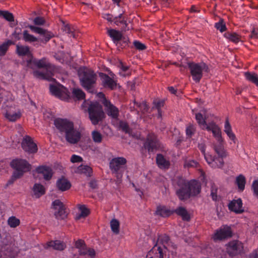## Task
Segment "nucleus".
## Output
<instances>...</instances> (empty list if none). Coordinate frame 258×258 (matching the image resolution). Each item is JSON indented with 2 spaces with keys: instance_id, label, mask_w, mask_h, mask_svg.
<instances>
[{
  "instance_id": "1",
  "label": "nucleus",
  "mask_w": 258,
  "mask_h": 258,
  "mask_svg": "<svg viewBox=\"0 0 258 258\" xmlns=\"http://www.w3.org/2000/svg\"><path fill=\"white\" fill-rule=\"evenodd\" d=\"M176 194L180 200H184L190 196H196L201 192V183L196 180L187 182L182 177H178L176 181Z\"/></svg>"
},
{
  "instance_id": "2",
  "label": "nucleus",
  "mask_w": 258,
  "mask_h": 258,
  "mask_svg": "<svg viewBox=\"0 0 258 258\" xmlns=\"http://www.w3.org/2000/svg\"><path fill=\"white\" fill-rule=\"evenodd\" d=\"M54 124L60 133L65 134L68 142L75 144L79 140L80 133L74 130L72 121L67 119L57 118L54 120Z\"/></svg>"
},
{
  "instance_id": "3",
  "label": "nucleus",
  "mask_w": 258,
  "mask_h": 258,
  "mask_svg": "<svg viewBox=\"0 0 258 258\" xmlns=\"http://www.w3.org/2000/svg\"><path fill=\"white\" fill-rule=\"evenodd\" d=\"M49 90L52 95L63 101L69 102L72 99L74 100L81 99V89L79 88H74L72 94L67 88L61 85L56 86L50 85Z\"/></svg>"
},
{
  "instance_id": "4",
  "label": "nucleus",
  "mask_w": 258,
  "mask_h": 258,
  "mask_svg": "<svg viewBox=\"0 0 258 258\" xmlns=\"http://www.w3.org/2000/svg\"><path fill=\"white\" fill-rule=\"evenodd\" d=\"M204 130L212 133L213 137L217 141V143L213 144V147L218 155L226 156V151L224 148V140L222 137L220 127L215 122L212 121L207 123L204 126Z\"/></svg>"
},
{
  "instance_id": "5",
  "label": "nucleus",
  "mask_w": 258,
  "mask_h": 258,
  "mask_svg": "<svg viewBox=\"0 0 258 258\" xmlns=\"http://www.w3.org/2000/svg\"><path fill=\"white\" fill-rule=\"evenodd\" d=\"M89 118L94 125L97 124L105 117V115L102 107L98 102H92L88 108Z\"/></svg>"
},
{
  "instance_id": "6",
  "label": "nucleus",
  "mask_w": 258,
  "mask_h": 258,
  "mask_svg": "<svg viewBox=\"0 0 258 258\" xmlns=\"http://www.w3.org/2000/svg\"><path fill=\"white\" fill-rule=\"evenodd\" d=\"M198 148L205 157L208 165L213 168H221L224 164L223 158L225 156L218 155L217 158L212 156L211 154L205 153L206 145L204 143L199 144Z\"/></svg>"
},
{
  "instance_id": "7",
  "label": "nucleus",
  "mask_w": 258,
  "mask_h": 258,
  "mask_svg": "<svg viewBox=\"0 0 258 258\" xmlns=\"http://www.w3.org/2000/svg\"><path fill=\"white\" fill-rule=\"evenodd\" d=\"M82 85L89 92H92L96 80V75L92 71L86 67H82Z\"/></svg>"
},
{
  "instance_id": "8",
  "label": "nucleus",
  "mask_w": 258,
  "mask_h": 258,
  "mask_svg": "<svg viewBox=\"0 0 258 258\" xmlns=\"http://www.w3.org/2000/svg\"><path fill=\"white\" fill-rule=\"evenodd\" d=\"M126 162V159L123 157H117L112 159L110 162V168L116 174L118 182H120L122 176V166Z\"/></svg>"
},
{
  "instance_id": "9",
  "label": "nucleus",
  "mask_w": 258,
  "mask_h": 258,
  "mask_svg": "<svg viewBox=\"0 0 258 258\" xmlns=\"http://www.w3.org/2000/svg\"><path fill=\"white\" fill-rule=\"evenodd\" d=\"M11 166L15 170L14 173H16L20 177L25 172L31 169V165L26 160L22 159H15L11 162Z\"/></svg>"
},
{
  "instance_id": "10",
  "label": "nucleus",
  "mask_w": 258,
  "mask_h": 258,
  "mask_svg": "<svg viewBox=\"0 0 258 258\" xmlns=\"http://www.w3.org/2000/svg\"><path fill=\"white\" fill-rule=\"evenodd\" d=\"M192 79L199 82L202 77L203 72H208V67L204 62L200 63H191L188 64Z\"/></svg>"
},
{
  "instance_id": "11",
  "label": "nucleus",
  "mask_w": 258,
  "mask_h": 258,
  "mask_svg": "<svg viewBox=\"0 0 258 258\" xmlns=\"http://www.w3.org/2000/svg\"><path fill=\"white\" fill-rule=\"evenodd\" d=\"M232 236V232L230 227L224 225L217 229L212 236L215 241L222 240Z\"/></svg>"
},
{
  "instance_id": "12",
  "label": "nucleus",
  "mask_w": 258,
  "mask_h": 258,
  "mask_svg": "<svg viewBox=\"0 0 258 258\" xmlns=\"http://www.w3.org/2000/svg\"><path fill=\"white\" fill-rule=\"evenodd\" d=\"M243 248V244L238 240L231 241L226 245V251L230 256L241 253Z\"/></svg>"
},
{
  "instance_id": "13",
  "label": "nucleus",
  "mask_w": 258,
  "mask_h": 258,
  "mask_svg": "<svg viewBox=\"0 0 258 258\" xmlns=\"http://www.w3.org/2000/svg\"><path fill=\"white\" fill-rule=\"evenodd\" d=\"M146 258H169V257L166 254L165 248L159 246L157 243L148 252Z\"/></svg>"
},
{
  "instance_id": "14",
  "label": "nucleus",
  "mask_w": 258,
  "mask_h": 258,
  "mask_svg": "<svg viewBox=\"0 0 258 258\" xmlns=\"http://www.w3.org/2000/svg\"><path fill=\"white\" fill-rule=\"evenodd\" d=\"M26 64L28 67L34 69L38 68H48L50 67V64L47 59L43 57L40 59L34 58L33 56L31 59L26 60Z\"/></svg>"
},
{
  "instance_id": "15",
  "label": "nucleus",
  "mask_w": 258,
  "mask_h": 258,
  "mask_svg": "<svg viewBox=\"0 0 258 258\" xmlns=\"http://www.w3.org/2000/svg\"><path fill=\"white\" fill-rule=\"evenodd\" d=\"M54 210V215L57 219H64L67 216V213L62 203L59 200H56L52 203Z\"/></svg>"
},
{
  "instance_id": "16",
  "label": "nucleus",
  "mask_w": 258,
  "mask_h": 258,
  "mask_svg": "<svg viewBox=\"0 0 258 258\" xmlns=\"http://www.w3.org/2000/svg\"><path fill=\"white\" fill-rule=\"evenodd\" d=\"M103 105L107 114L112 119V121L117 120L119 115L118 109L109 100H105Z\"/></svg>"
},
{
  "instance_id": "17",
  "label": "nucleus",
  "mask_w": 258,
  "mask_h": 258,
  "mask_svg": "<svg viewBox=\"0 0 258 258\" xmlns=\"http://www.w3.org/2000/svg\"><path fill=\"white\" fill-rule=\"evenodd\" d=\"M22 147L24 151L29 153H34L37 151V146L32 138L29 136H25L22 142Z\"/></svg>"
},
{
  "instance_id": "18",
  "label": "nucleus",
  "mask_w": 258,
  "mask_h": 258,
  "mask_svg": "<svg viewBox=\"0 0 258 258\" xmlns=\"http://www.w3.org/2000/svg\"><path fill=\"white\" fill-rule=\"evenodd\" d=\"M22 115L20 109L10 107L6 111L5 117L10 121L14 122L19 119Z\"/></svg>"
},
{
  "instance_id": "19",
  "label": "nucleus",
  "mask_w": 258,
  "mask_h": 258,
  "mask_svg": "<svg viewBox=\"0 0 258 258\" xmlns=\"http://www.w3.org/2000/svg\"><path fill=\"white\" fill-rule=\"evenodd\" d=\"M243 203L241 199L233 200L228 204L229 209L236 214H241L244 212Z\"/></svg>"
},
{
  "instance_id": "20",
  "label": "nucleus",
  "mask_w": 258,
  "mask_h": 258,
  "mask_svg": "<svg viewBox=\"0 0 258 258\" xmlns=\"http://www.w3.org/2000/svg\"><path fill=\"white\" fill-rule=\"evenodd\" d=\"M144 146L149 152H153L158 147V143L155 134H150L148 135Z\"/></svg>"
},
{
  "instance_id": "21",
  "label": "nucleus",
  "mask_w": 258,
  "mask_h": 258,
  "mask_svg": "<svg viewBox=\"0 0 258 258\" xmlns=\"http://www.w3.org/2000/svg\"><path fill=\"white\" fill-rule=\"evenodd\" d=\"M100 77L102 85L105 88H107L111 90H113L116 88L117 83L112 78L103 73H100Z\"/></svg>"
},
{
  "instance_id": "22",
  "label": "nucleus",
  "mask_w": 258,
  "mask_h": 258,
  "mask_svg": "<svg viewBox=\"0 0 258 258\" xmlns=\"http://www.w3.org/2000/svg\"><path fill=\"white\" fill-rule=\"evenodd\" d=\"M29 28L33 32L43 35L44 40L46 42L48 41L53 36V34L51 32L41 28L33 25H30Z\"/></svg>"
},
{
  "instance_id": "23",
  "label": "nucleus",
  "mask_w": 258,
  "mask_h": 258,
  "mask_svg": "<svg viewBox=\"0 0 258 258\" xmlns=\"http://www.w3.org/2000/svg\"><path fill=\"white\" fill-rule=\"evenodd\" d=\"M112 124L117 128L121 130L123 132L126 133H128L134 137L136 138H139L138 135L132 134V131L130 129L126 122L117 119L116 120H112Z\"/></svg>"
},
{
  "instance_id": "24",
  "label": "nucleus",
  "mask_w": 258,
  "mask_h": 258,
  "mask_svg": "<svg viewBox=\"0 0 258 258\" xmlns=\"http://www.w3.org/2000/svg\"><path fill=\"white\" fill-rule=\"evenodd\" d=\"M36 170L38 173L42 174L44 179L46 180H49L52 177L53 172L51 168L49 167L46 166H39Z\"/></svg>"
},
{
  "instance_id": "25",
  "label": "nucleus",
  "mask_w": 258,
  "mask_h": 258,
  "mask_svg": "<svg viewBox=\"0 0 258 258\" xmlns=\"http://www.w3.org/2000/svg\"><path fill=\"white\" fill-rule=\"evenodd\" d=\"M44 246L45 249L52 248L55 250H62L66 247V245L62 241L59 240H55L48 242Z\"/></svg>"
},
{
  "instance_id": "26",
  "label": "nucleus",
  "mask_w": 258,
  "mask_h": 258,
  "mask_svg": "<svg viewBox=\"0 0 258 258\" xmlns=\"http://www.w3.org/2000/svg\"><path fill=\"white\" fill-rule=\"evenodd\" d=\"M224 128V131L227 135L229 139L230 140H231L234 143H235L236 141V136L232 132V127L230 124L228 118H226L225 121Z\"/></svg>"
},
{
  "instance_id": "27",
  "label": "nucleus",
  "mask_w": 258,
  "mask_h": 258,
  "mask_svg": "<svg viewBox=\"0 0 258 258\" xmlns=\"http://www.w3.org/2000/svg\"><path fill=\"white\" fill-rule=\"evenodd\" d=\"M16 51L19 56H27V59H31L32 56L28 46L17 45Z\"/></svg>"
},
{
  "instance_id": "28",
  "label": "nucleus",
  "mask_w": 258,
  "mask_h": 258,
  "mask_svg": "<svg viewBox=\"0 0 258 258\" xmlns=\"http://www.w3.org/2000/svg\"><path fill=\"white\" fill-rule=\"evenodd\" d=\"M174 213L173 210H170L165 206H158L156 211V214L157 215L163 217H166L169 216Z\"/></svg>"
},
{
  "instance_id": "29",
  "label": "nucleus",
  "mask_w": 258,
  "mask_h": 258,
  "mask_svg": "<svg viewBox=\"0 0 258 258\" xmlns=\"http://www.w3.org/2000/svg\"><path fill=\"white\" fill-rule=\"evenodd\" d=\"M56 186L60 190L66 191L70 189L71 184L67 179L61 178L57 180Z\"/></svg>"
},
{
  "instance_id": "30",
  "label": "nucleus",
  "mask_w": 258,
  "mask_h": 258,
  "mask_svg": "<svg viewBox=\"0 0 258 258\" xmlns=\"http://www.w3.org/2000/svg\"><path fill=\"white\" fill-rule=\"evenodd\" d=\"M196 119L200 126L204 129V126L207 124L206 122L205 110H202V112L196 114Z\"/></svg>"
},
{
  "instance_id": "31",
  "label": "nucleus",
  "mask_w": 258,
  "mask_h": 258,
  "mask_svg": "<svg viewBox=\"0 0 258 258\" xmlns=\"http://www.w3.org/2000/svg\"><path fill=\"white\" fill-rule=\"evenodd\" d=\"M33 191L34 196L38 198L44 195L45 188L43 185L39 183H35L33 186Z\"/></svg>"
},
{
  "instance_id": "32",
  "label": "nucleus",
  "mask_w": 258,
  "mask_h": 258,
  "mask_svg": "<svg viewBox=\"0 0 258 258\" xmlns=\"http://www.w3.org/2000/svg\"><path fill=\"white\" fill-rule=\"evenodd\" d=\"M156 162L160 168H168L170 163L169 161L166 160L162 155L158 154L156 157Z\"/></svg>"
},
{
  "instance_id": "33",
  "label": "nucleus",
  "mask_w": 258,
  "mask_h": 258,
  "mask_svg": "<svg viewBox=\"0 0 258 258\" xmlns=\"http://www.w3.org/2000/svg\"><path fill=\"white\" fill-rule=\"evenodd\" d=\"M224 36L229 41L235 43H237L241 41V37L234 32H227L224 34Z\"/></svg>"
},
{
  "instance_id": "34",
  "label": "nucleus",
  "mask_w": 258,
  "mask_h": 258,
  "mask_svg": "<svg viewBox=\"0 0 258 258\" xmlns=\"http://www.w3.org/2000/svg\"><path fill=\"white\" fill-rule=\"evenodd\" d=\"M235 183L238 186V190L240 191H242L245 188L246 179L243 175L240 174L236 177Z\"/></svg>"
},
{
  "instance_id": "35",
  "label": "nucleus",
  "mask_w": 258,
  "mask_h": 258,
  "mask_svg": "<svg viewBox=\"0 0 258 258\" xmlns=\"http://www.w3.org/2000/svg\"><path fill=\"white\" fill-rule=\"evenodd\" d=\"M174 212L178 215L181 216L183 220H189L190 216L185 208L180 207L174 211Z\"/></svg>"
},
{
  "instance_id": "36",
  "label": "nucleus",
  "mask_w": 258,
  "mask_h": 258,
  "mask_svg": "<svg viewBox=\"0 0 258 258\" xmlns=\"http://www.w3.org/2000/svg\"><path fill=\"white\" fill-rule=\"evenodd\" d=\"M95 251L94 249L88 248L86 244L82 241V255H87L91 258L95 256Z\"/></svg>"
},
{
  "instance_id": "37",
  "label": "nucleus",
  "mask_w": 258,
  "mask_h": 258,
  "mask_svg": "<svg viewBox=\"0 0 258 258\" xmlns=\"http://www.w3.org/2000/svg\"><path fill=\"white\" fill-rule=\"evenodd\" d=\"M244 76L247 80L258 86V75L254 73L246 72Z\"/></svg>"
},
{
  "instance_id": "38",
  "label": "nucleus",
  "mask_w": 258,
  "mask_h": 258,
  "mask_svg": "<svg viewBox=\"0 0 258 258\" xmlns=\"http://www.w3.org/2000/svg\"><path fill=\"white\" fill-rule=\"evenodd\" d=\"M108 34L112 39L114 42L118 41L120 40L122 37V34L120 32L114 29L108 30Z\"/></svg>"
},
{
  "instance_id": "39",
  "label": "nucleus",
  "mask_w": 258,
  "mask_h": 258,
  "mask_svg": "<svg viewBox=\"0 0 258 258\" xmlns=\"http://www.w3.org/2000/svg\"><path fill=\"white\" fill-rule=\"evenodd\" d=\"M119 68V74L122 77L128 76L131 75V72L129 67L124 65L122 62L118 65Z\"/></svg>"
},
{
  "instance_id": "40",
  "label": "nucleus",
  "mask_w": 258,
  "mask_h": 258,
  "mask_svg": "<svg viewBox=\"0 0 258 258\" xmlns=\"http://www.w3.org/2000/svg\"><path fill=\"white\" fill-rule=\"evenodd\" d=\"M14 43L11 40H8L0 45V56H4L7 52L9 46L13 44Z\"/></svg>"
},
{
  "instance_id": "41",
  "label": "nucleus",
  "mask_w": 258,
  "mask_h": 258,
  "mask_svg": "<svg viewBox=\"0 0 258 258\" xmlns=\"http://www.w3.org/2000/svg\"><path fill=\"white\" fill-rule=\"evenodd\" d=\"M68 54L63 51H58L54 55L55 59L60 63H64L67 61Z\"/></svg>"
},
{
  "instance_id": "42",
  "label": "nucleus",
  "mask_w": 258,
  "mask_h": 258,
  "mask_svg": "<svg viewBox=\"0 0 258 258\" xmlns=\"http://www.w3.org/2000/svg\"><path fill=\"white\" fill-rule=\"evenodd\" d=\"M33 75L34 76V77L38 79L47 80L50 81L53 80V79H52V77L49 75L45 74L38 71H34Z\"/></svg>"
},
{
  "instance_id": "43",
  "label": "nucleus",
  "mask_w": 258,
  "mask_h": 258,
  "mask_svg": "<svg viewBox=\"0 0 258 258\" xmlns=\"http://www.w3.org/2000/svg\"><path fill=\"white\" fill-rule=\"evenodd\" d=\"M110 227L112 231L117 234L119 232V222L116 219H113L110 221Z\"/></svg>"
},
{
  "instance_id": "44",
  "label": "nucleus",
  "mask_w": 258,
  "mask_h": 258,
  "mask_svg": "<svg viewBox=\"0 0 258 258\" xmlns=\"http://www.w3.org/2000/svg\"><path fill=\"white\" fill-rule=\"evenodd\" d=\"M23 39L26 42H35L37 40V38L34 36L30 34L27 30H25L23 33Z\"/></svg>"
},
{
  "instance_id": "45",
  "label": "nucleus",
  "mask_w": 258,
  "mask_h": 258,
  "mask_svg": "<svg viewBox=\"0 0 258 258\" xmlns=\"http://www.w3.org/2000/svg\"><path fill=\"white\" fill-rule=\"evenodd\" d=\"M20 223V220L15 216H11L8 220V224L11 228L17 227Z\"/></svg>"
},
{
  "instance_id": "46",
  "label": "nucleus",
  "mask_w": 258,
  "mask_h": 258,
  "mask_svg": "<svg viewBox=\"0 0 258 258\" xmlns=\"http://www.w3.org/2000/svg\"><path fill=\"white\" fill-rule=\"evenodd\" d=\"M0 16L9 22L14 21L13 14L8 11H0Z\"/></svg>"
},
{
  "instance_id": "47",
  "label": "nucleus",
  "mask_w": 258,
  "mask_h": 258,
  "mask_svg": "<svg viewBox=\"0 0 258 258\" xmlns=\"http://www.w3.org/2000/svg\"><path fill=\"white\" fill-rule=\"evenodd\" d=\"M82 173L84 174L87 177L90 176L92 173V169L88 165L82 164Z\"/></svg>"
},
{
  "instance_id": "48",
  "label": "nucleus",
  "mask_w": 258,
  "mask_h": 258,
  "mask_svg": "<svg viewBox=\"0 0 258 258\" xmlns=\"http://www.w3.org/2000/svg\"><path fill=\"white\" fill-rule=\"evenodd\" d=\"M92 138L94 142L96 143H100L102 141V136L98 131H94L92 133Z\"/></svg>"
},
{
  "instance_id": "49",
  "label": "nucleus",
  "mask_w": 258,
  "mask_h": 258,
  "mask_svg": "<svg viewBox=\"0 0 258 258\" xmlns=\"http://www.w3.org/2000/svg\"><path fill=\"white\" fill-rule=\"evenodd\" d=\"M215 27L217 30H219L221 32H223L226 30L225 24L223 20H221L218 22L216 23Z\"/></svg>"
},
{
  "instance_id": "50",
  "label": "nucleus",
  "mask_w": 258,
  "mask_h": 258,
  "mask_svg": "<svg viewBox=\"0 0 258 258\" xmlns=\"http://www.w3.org/2000/svg\"><path fill=\"white\" fill-rule=\"evenodd\" d=\"M72 250L73 253H78L79 255H81V240L78 239L75 243V246L72 247Z\"/></svg>"
},
{
  "instance_id": "51",
  "label": "nucleus",
  "mask_w": 258,
  "mask_h": 258,
  "mask_svg": "<svg viewBox=\"0 0 258 258\" xmlns=\"http://www.w3.org/2000/svg\"><path fill=\"white\" fill-rule=\"evenodd\" d=\"M251 189L254 196L258 198V180H255L253 181Z\"/></svg>"
},
{
  "instance_id": "52",
  "label": "nucleus",
  "mask_w": 258,
  "mask_h": 258,
  "mask_svg": "<svg viewBox=\"0 0 258 258\" xmlns=\"http://www.w3.org/2000/svg\"><path fill=\"white\" fill-rule=\"evenodd\" d=\"M155 106L158 109V117H161V112L160 108L164 105V102L161 100L156 101L154 102Z\"/></svg>"
},
{
  "instance_id": "53",
  "label": "nucleus",
  "mask_w": 258,
  "mask_h": 258,
  "mask_svg": "<svg viewBox=\"0 0 258 258\" xmlns=\"http://www.w3.org/2000/svg\"><path fill=\"white\" fill-rule=\"evenodd\" d=\"M196 131L195 127L194 125L190 124L186 127V135L189 137H191V136L194 134Z\"/></svg>"
},
{
  "instance_id": "54",
  "label": "nucleus",
  "mask_w": 258,
  "mask_h": 258,
  "mask_svg": "<svg viewBox=\"0 0 258 258\" xmlns=\"http://www.w3.org/2000/svg\"><path fill=\"white\" fill-rule=\"evenodd\" d=\"M198 164V162L195 160H186L184 164V166L185 167H196L197 166Z\"/></svg>"
},
{
  "instance_id": "55",
  "label": "nucleus",
  "mask_w": 258,
  "mask_h": 258,
  "mask_svg": "<svg viewBox=\"0 0 258 258\" xmlns=\"http://www.w3.org/2000/svg\"><path fill=\"white\" fill-rule=\"evenodd\" d=\"M90 213V210L85 205H82V218L88 216Z\"/></svg>"
},
{
  "instance_id": "56",
  "label": "nucleus",
  "mask_w": 258,
  "mask_h": 258,
  "mask_svg": "<svg viewBox=\"0 0 258 258\" xmlns=\"http://www.w3.org/2000/svg\"><path fill=\"white\" fill-rule=\"evenodd\" d=\"M34 23L37 25H43L45 23V20L41 17H37L34 19Z\"/></svg>"
},
{
  "instance_id": "57",
  "label": "nucleus",
  "mask_w": 258,
  "mask_h": 258,
  "mask_svg": "<svg viewBox=\"0 0 258 258\" xmlns=\"http://www.w3.org/2000/svg\"><path fill=\"white\" fill-rule=\"evenodd\" d=\"M20 177H21L20 176V175H18L16 173H13L11 179L8 181V182L6 184V186H8L13 184L16 179L20 178Z\"/></svg>"
},
{
  "instance_id": "58",
  "label": "nucleus",
  "mask_w": 258,
  "mask_h": 258,
  "mask_svg": "<svg viewBox=\"0 0 258 258\" xmlns=\"http://www.w3.org/2000/svg\"><path fill=\"white\" fill-rule=\"evenodd\" d=\"M134 44L135 47L139 50H142L146 48L145 45L138 41H135Z\"/></svg>"
},
{
  "instance_id": "59",
  "label": "nucleus",
  "mask_w": 258,
  "mask_h": 258,
  "mask_svg": "<svg viewBox=\"0 0 258 258\" xmlns=\"http://www.w3.org/2000/svg\"><path fill=\"white\" fill-rule=\"evenodd\" d=\"M71 161L72 163H79L81 162V156L73 155L71 158Z\"/></svg>"
},
{
  "instance_id": "60",
  "label": "nucleus",
  "mask_w": 258,
  "mask_h": 258,
  "mask_svg": "<svg viewBox=\"0 0 258 258\" xmlns=\"http://www.w3.org/2000/svg\"><path fill=\"white\" fill-rule=\"evenodd\" d=\"M124 11L122 10L121 12L119 14L118 16L115 18V19H114V23L116 25H119V23H124V20H122L121 21H120L119 22H118V21H117V19L118 18L120 19H122V15L124 13Z\"/></svg>"
},
{
  "instance_id": "61",
  "label": "nucleus",
  "mask_w": 258,
  "mask_h": 258,
  "mask_svg": "<svg viewBox=\"0 0 258 258\" xmlns=\"http://www.w3.org/2000/svg\"><path fill=\"white\" fill-rule=\"evenodd\" d=\"M97 97L100 99V101L103 104L105 100H108L105 97V95L102 93L99 92L97 94Z\"/></svg>"
},
{
  "instance_id": "62",
  "label": "nucleus",
  "mask_w": 258,
  "mask_h": 258,
  "mask_svg": "<svg viewBox=\"0 0 258 258\" xmlns=\"http://www.w3.org/2000/svg\"><path fill=\"white\" fill-rule=\"evenodd\" d=\"M4 255L7 256V258H14L15 256V253L11 250H7L4 252Z\"/></svg>"
},
{
  "instance_id": "63",
  "label": "nucleus",
  "mask_w": 258,
  "mask_h": 258,
  "mask_svg": "<svg viewBox=\"0 0 258 258\" xmlns=\"http://www.w3.org/2000/svg\"><path fill=\"white\" fill-rule=\"evenodd\" d=\"M102 18L108 22H112V16L108 13H104L102 14Z\"/></svg>"
},
{
  "instance_id": "64",
  "label": "nucleus",
  "mask_w": 258,
  "mask_h": 258,
  "mask_svg": "<svg viewBox=\"0 0 258 258\" xmlns=\"http://www.w3.org/2000/svg\"><path fill=\"white\" fill-rule=\"evenodd\" d=\"M89 186L92 189H95L97 188V182L95 180H91L89 182Z\"/></svg>"
}]
</instances>
